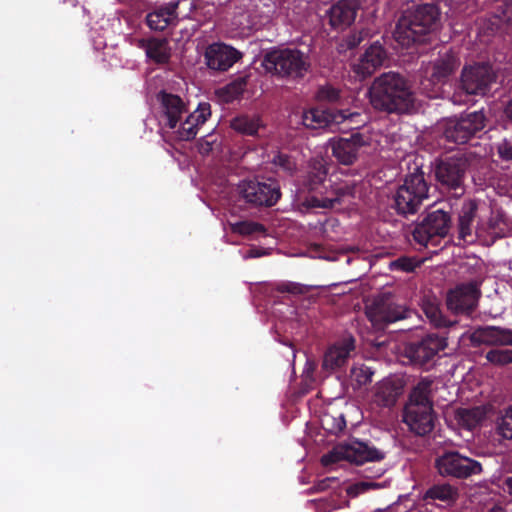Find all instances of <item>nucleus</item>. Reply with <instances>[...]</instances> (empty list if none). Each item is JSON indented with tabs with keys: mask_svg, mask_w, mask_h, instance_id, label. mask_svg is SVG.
Masks as SVG:
<instances>
[{
	"mask_svg": "<svg viewBox=\"0 0 512 512\" xmlns=\"http://www.w3.org/2000/svg\"><path fill=\"white\" fill-rule=\"evenodd\" d=\"M372 107L387 114H410L415 109L416 96L410 81L398 72H386L376 77L369 89Z\"/></svg>",
	"mask_w": 512,
	"mask_h": 512,
	"instance_id": "f257e3e1",
	"label": "nucleus"
},
{
	"mask_svg": "<svg viewBox=\"0 0 512 512\" xmlns=\"http://www.w3.org/2000/svg\"><path fill=\"white\" fill-rule=\"evenodd\" d=\"M440 22V12L433 3L418 5L404 13L393 32L394 39L403 47L423 43L436 31Z\"/></svg>",
	"mask_w": 512,
	"mask_h": 512,
	"instance_id": "f03ea898",
	"label": "nucleus"
},
{
	"mask_svg": "<svg viewBox=\"0 0 512 512\" xmlns=\"http://www.w3.org/2000/svg\"><path fill=\"white\" fill-rule=\"evenodd\" d=\"M432 385L433 380L429 377L421 378L411 390L409 400L404 407L403 422L417 436H425L435 427Z\"/></svg>",
	"mask_w": 512,
	"mask_h": 512,
	"instance_id": "7ed1b4c3",
	"label": "nucleus"
},
{
	"mask_svg": "<svg viewBox=\"0 0 512 512\" xmlns=\"http://www.w3.org/2000/svg\"><path fill=\"white\" fill-rule=\"evenodd\" d=\"M429 197V184L422 167L415 164L413 171L405 175L402 184L392 194L390 208L397 215L408 218L420 210L423 201Z\"/></svg>",
	"mask_w": 512,
	"mask_h": 512,
	"instance_id": "20e7f679",
	"label": "nucleus"
},
{
	"mask_svg": "<svg viewBox=\"0 0 512 512\" xmlns=\"http://www.w3.org/2000/svg\"><path fill=\"white\" fill-rule=\"evenodd\" d=\"M265 69L280 78L303 79L310 69L308 55L297 48H274L263 57Z\"/></svg>",
	"mask_w": 512,
	"mask_h": 512,
	"instance_id": "39448f33",
	"label": "nucleus"
},
{
	"mask_svg": "<svg viewBox=\"0 0 512 512\" xmlns=\"http://www.w3.org/2000/svg\"><path fill=\"white\" fill-rule=\"evenodd\" d=\"M327 175L328 168L322 159L309 162L307 170L295 182V202L298 206L306 209L318 208L312 205V200H321L327 193Z\"/></svg>",
	"mask_w": 512,
	"mask_h": 512,
	"instance_id": "423d86ee",
	"label": "nucleus"
},
{
	"mask_svg": "<svg viewBox=\"0 0 512 512\" xmlns=\"http://www.w3.org/2000/svg\"><path fill=\"white\" fill-rule=\"evenodd\" d=\"M468 166V160L461 155L438 158L432 163L436 181L455 197L465 193L464 180Z\"/></svg>",
	"mask_w": 512,
	"mask_h": 512,
	"instance_id": "0eeeda50",
	"label": "nucleus"
},
{
	"mask_svg": "<svg viewBox=\"0 0 512 512\" xmlns=\"http://www.w3.org/2000/svg\"><path fill=\"white\" fill-rule=\"evenodd\" d=\"M486 126L483 111L463 113L459 117L449 118L443 126V136L448 142L466 144L479 136Z\"/></svg>",
	"mask_w": 512,
	"mask_h": 512,
	"instance_id": "6e6552de",
	"label": "nucleus"
},
{
	"mask_svg": "<svg viewBox=\"0 0 512 512\" xmlns=\"http://www.w3.org/2000/svg\"><path fill=\"white\" fill-rule=\"evenodd\" d=\"M447 347V338L430 333L404 345L403 357L413 366L428 369L440 351Z\"/></svg>",
	"mask_w": 512,
	"mask_h": 512,
	"instance_id": "1a4fd4ad",
	"label": "nucleus"
},
{
	"mask_svg": "<svg viewBox=\"0 0 512 512\" xmlns=\"http://www.w3.org/2000/svg\"><path fill=\"white\" fill-rule=\"evenodd\" d=\"M460 66L459 57L452 51L445 52L429 63L420 82L421 88L429 97L438 92L436 86L445 84Z\"/></svg>",
	"mask_w": 512,
	"mask_h": 512,
	"instance_id": "9d476101",
	"label": "nucleus"
},
{
	"mask_svg": "<svg viewBox=\"0 0 512 512\" xmlns=\"http://www.w3.org/2000/svg\"><path fill=\"white\" fill-rule=\"evenodd\" d=\"M496 79L497 75L488 63L465 65L457 87L467 95L485 96L491 91Z\"/></svg>",
	"mask_w": 512,
	"mask_h": 512,
	"instance_id": "9b49d317",
	"label": "nucleus"
},
{
	"mask_svg": "<svg viewBox=\"0 0 512 512\" xmlns=\"http://www.w3.org/2000/svg\"><path fill=\"white\" fill-rule=\"evenodd\" d=\"M382 451L366 442L354 440L348 444L339 445L329 453L322 456L321 462L324 466L347 460L351 463L361 465L364 462L379 461L384 459Z\"/></svg>",
	"mask_w": 512,
	"mask_h": 512,
	"instance_id": "f8f14e48",
	"label": "nucleus"
},
{
	"mask_svg": "<svg viewBox=\"0 0 512 512\" xmlns=\"http://www.w3.org/2000/svg\"><path fill=\"white\" fill-rule=\"evenodd\" d=\"M239 200L250 207H272L281 197L276 181L244 180L238 185Z\"/></svg>",
	"mask_w": 512,
	"mask_h": 512,
	"instance_id": "ddd939ff",
	"label": "nucleus"
},
{
	"mask_svg": "<svg viewBox=\"0 0 512 512\" xmlns=\"http://www.w3.org/2000/svg\"><path fill=\"white\" fill-rule=\"evenodd\" d=\"M435 468L442 477L467 479L482 473V464L458 451H445L435 459Z\"/></svg>",
	"mask_w": 512,
	"mask_h": 512,
	"instance_id": "4468645a",
	"label": "nucleus"
},
{
	"mask_svg": "<svg viewBox=\"0 0 512 512\" xmlns=\"http://www.w3.org/2000/svg\"><path fill=\"white\" fill-rule=\"evenodd\" d=\"M451 227V217L442 209L430 211L415 226L413 238L420 245H436L438 238L445 237Z\"/></svg>",
	"mask_w": 512,
	"mask_h": 512,
	"instance_id": "2eb2a0df",
	"label": "nucleus"
},
{
	"mask_svg": "<svg viewBox=\"0 0 512 512\" xmlns=\"http://www.w3.org/2000/svg\"><path fill=\"white\" fill-rule=\"evenodd\" d=\"M413 311L393 302L390 298L376 299L366 309V315L374 327L384 329L387 325L410 318Z\"/></svg>",
	"mask_w": 512,
	"mask_h": 512,
	"instance_id": "dca6fc26",
	"label": "nucleus"
},
{
	"mask_svg": "<svg viewBox=\"0 0 512 512\" xmlns=\"http://www.w3.org/2000/svg\"><path fill=\"white\" fill-rule=\"evenodd\" d=\"M481 291L476 282L463 283L447 293L446 305L455 315H471L478 305Z\"/></svg>",
	"mask_w": 512,
	"mask_h": 512,
	"instance_id": "f3484780",
	"label": "nucleus"
},
{
	"mask_svg": "<svg viewBox=\"0 0 512 512\" xmlns=\"http://www.w3.org/2000/svg\"><path fill=\"white\" fill-rule=\"evenodd\" d=\"M242 57V52L223 42L209 44L204 52L207 67L217 72L228 71Z\"/></svg>",
	"mask_w": 512,
	"mask_h": 512,
	"instance_id": "a211bd4d",
	"label": "nucleus"
},
{
	"mask_svg": "<svg viewBox=\"0 0 512 512\" xmlns=\"http://www.w3.org/2000/svg\"><path fill=\"white\" fill-rule=\"evenodd\" d=\"M356 185L353 181L335 182L327 188L321 200H312V205L323 209H336L348 205L355 198Z\"/></svg>",
	"mask_w": 512,
	"mask_h": 512,
	"instance_id": "6ab92c4d",
	"label": "nucleus"
},
{
	"mask_svg": "<svg viewBox=\"0 0 512 512\" xmlns=\"http://www.w3.org/2000/svg\"><path fill=\"white\" fill-rule=\"evenodd\" d=\"M366 145L364 136L353 132L349 137H339L331 140L332 155L343 165H352L356 162L359 150Z\"/></svg>",
	"mask_w": 512,
	"mask_h": 512,
	"instance_id": "aec40b11",
	"label": "nucleus"
},
{
	"mask_svg": "<svg viewBox=\"0 0 512 512\" xmlns=\"http://www.w3.org/2000/svg\"><path fill=\"white\" fill-rule=\"evenodd\" d=\"M181 0H172L168 3L155 6L146 15L147 26L154 31H164L178 24V8Z\"/></svg>",
	"mask_w": 512,
	"mask_h": 512,
	"instance_id": "412c9836",
	"label": "nucleus"
},
{
	"mask_svg": "<svg viewBox=\"0 0 512 512\" xmlns=\"http://www.w3.org/2000/svg\"><path fill=\"white\" fill-rule=\"evenodd\" d=\"M387 59L385 48L379 43L371 44L358 62L353 65V71L362 79L370 77Z\"/></svg>",
	"mask_w": 512,
	"mask_h": 512,
	"instance_id": "4be33fe9",
	"label": "nucleus"
},
{
	"mask_svg": "<svg viewBox=\"0 0 512 512\" xmlns=\"http://www.w3.org/2000/svg\"><path fill=\"white\" fill-rule=\"evenodd\" d=\"M357 10L358 6L354 0H338L326 12L329 25L334 30H345L354 23Z\"/></svg>",
	"mask_w": 512,
	"mask_h": 512,
	"instance_id": "5701e85b",
	"label": "nucleus"
},
{
	"mask_svg": "<svg viewBox=\"0 0 512 512\" xmlns=\"http://www.w3.org/2000/svg\"><path fill=\"white\" fill-rule=\"evenodd\" d=\"M345 116L333 109L311 108L302 115V123L309 129L336 128Z\"/></svg>",
	"mask_w": 512,
	"mask_h": 512,
	"instance_id": "b1692460",
	"label": "nucleus"
},
{
	"mask_svg": "<svg viewBox=\"0 0 512 512\" xmlns=\"http://www.w3.org/2000/svg\"><path fill=\"white\" fill-rule=\"evenodd\" d=\"M211 116V106L207 102L199 103L197 109L190 113L175 132L177 139L181 141L193 140L199 128Z\"/></svg>",
	"mask_w": 512,
	"mask_h": 512,
	"instance_id": "393cba45",
	"label": "nucleus"
},
{
	"mask_svg": "<svg viewBox=\"0 0 512 512\" xmlns=\"http://www.w3.org/2000/svg\"><path fill=\"white\" fill-rule=\"evenodd\" d=\"M474 345L512 346V329L486 326L476 329L471 335Z\"/></svg>",
	"mask_w": 512,
	"mask_h": 512,
	"instance_id": "a878e982",
	"label": "nucleus"
},
{
	"mask_svg": "<svg viewBox=\"0 0 512 512\" xmlns=\"http://www.w3.org/2000/svg\"><path fill=\"white\" fill-rule=\"evenodd\" d=\"M158 99L161 103L163 116L166 119V126L170 129H175L186 113V105L183 100L178 96L164 91L159 93Z\"/></svg>",
	"mask_w": 512,
	"mask_h": 512,
	"instance_id": "bb28decb",
	"label": "nucleus"
},
{
	"mask_svg": "<svg viewBox=\"0 0 512 512\" xmlns=\"http://www.w3.org/2000/svg\"><path fill=\"white\" fill-rule=\"evenodd\" d=\"M354 348L353 339L345 341L340 345L331 346L324 354L322 368L328 372L341 368L347 362Z\"/></svg>",
	"mask_w": 512,
	"mask_h": 512,
	"instance_id": "cd10ccee",
	"label": "nucleus"
},
{
	"mask_svg": "<svg viewBox=\"0 0 512 512\" xmlns=\"http://www.w3.org/2000/svg\"><path fill=\"white\" fill-rule=\"evenodd\" d=\"M403 386L394 380H383L375 393L376 402L383 407H392L402 394Z\"/></svg>",
	"mask_w": 512,
	"mask_h": 512,
	"instance_id": "c85d7f7f",
	"label": "nucleus"
},
{
	"mask_svg": "<svg viewBox=\"0 0 512 512\" xmlns=\"http://www.w3.org/2000/svg\"><path fill=\"white\" fill-rule=\"evenodd\" d=\"M478 210V203L476 200L464 201L459 213L458 230L459 238L467 241L468 237L472 236L473 222Z\"/></svg>",
	"mask_w": 512,
	"mask_h": 512,
	"instance_id": "c756f323",
	"label": "nucleus"
},
{
	"mask_svg": "<svg viewBox=\"0 0 512 512\" xmlns=\"http://www.w3.org/2000/svg\"><path fill=\"white\" fill-rule=\"evenodd\" d=\"M421 310L429 322L436 328H446L456 324V321L448 320L442 314L439 302L436 298L424 297L421 304Z\"/></svg>",
	"mask_w": 512,
	"mask_h": 512,
	"instance_id": "7c9ffc66",
	"label": "nucleus"
},
{
	"mask_svg": "<svg viewBox=\"0 0 512 512\" xmlns=\"http://www.w3.org/2000/svg\"><path fill=\"white\" fill-rule=\"evenodd\" d=\"M147 57L155 64L164 65L169 63L171 48L166 39H149L145 46Z\"/></svg>",
	"mask_w": 512,
	"mask_h": 512,
	"instance_id": "2f4dec72",
	"label": "nucleus"
},
{
	"mask_svg": "<svg viewBox=\"0 0 512 512\" xmlns=\"http://www.w3.org/2000/svg\"><path fill=\"white\" fill-rule=\"evenodd\" d=\"M458 489L448 483L435 484L431 486L424 494L423 499L429 501H440L450 504L456 501Z\"/></svg>",
	"mask_w": 512,
	"mask_h": 512,
	"instance_id": "473e14b6",
	"label": "nucleus"
},
{
	"mask_svg": "<svg viewBox=\"0 0 512 512\" xmlns=\"http://www.w3.org/2000/svg\"><path fill=\"white\" fill-rule=\"evenodd\" d=\"M231 127L246 136H255L261 127V120L258 115L242 114L231 121Z\"/></svg>",
	"mask_w": 512,
	"mask_h": 512,
	"instance_id": "72a5a7b5",
	"label": "nucleus"
},
{
	"mask_svg": "<svg viewBox=\"0 0 512 512\" xmlns=\"http://www.w3.org/2000/svg\"><path fill=\"white\" fill-rule=\"evenodd\" d=\"M485 418V412L480 407L461 408L456 413L458 423L468 430L476 428Z\"/></svg>",
	"mask_w": 512,
	"mask_h": 512,
	"instance_id": "f704fd0d",
	"label": "nucleus"
},
{
	"mask_svg": "<svg viewBox=\"0 0 512 512\" xmlns=\"http://www.w3.org/2000/svg\"><path fill=\"white\" fill-rule=\"evenodd\" d=\"M248 78V75L238 76L223 88L228 101H233L243 94L248 84Z\"/></svg>",
	"mask_w": 512,
	"mask_h": 512,
	"instance_id": "c9c22d12",
	"label": "nucleus"
},
{
	"mask_svg": "<svg viewBox=\"0 0 512 512\" xmlns=\"http://www.w3.org/2000/svg\"><path fill=\"white\" fill-rule=\"evenodd\" d=\"M422 263L423 260L417 257L400 256L390 263V269L393 271L411 273L414 272L416 268L420 267Z\"/></svg>",
	"mask_w": 512,
	"mask_h": 512,
	"instance_id": "e433bc0d",
	"label": "nucleus"
},
{
	"mask_svg": "<svg viewBox=\"0 0 512 512\" xmlns=\"http://www.w3.org/2000/svg\"><path fill=\"white\" fill-rule=\"evenodd\" d=\"M486 360L495 366H505L512 364L511 349H491L485 355Z\"/></svg>",
	"mask_w": 512,
	"mask_h": 512,
	"instance_id": "4c0bfd02",
	"label": "nucleus"
},
{
	"mask_svg": "<svg viewBox=\"0 0 512 512\" xmlns=\"http://www.w3.org/2000/svg\"><path fill=\"white\" fill-rule=\"evenodd\" d=\"M231 229L234 233L240 235H252L257 233H264L266 231L264 225L253 221H239L231 224Z\"/></svg>",
	"mask_w": 512,
	"mask_h": 512,
	"instance_id": "58836bf2",
	"label": "nucleus"
},
{
	"mask_svg": "<svg viewBox=\"0 0 512 512\" xmlns=\"http://www.w3.org/2000/svg\"><path fill=\"white\" fill-rule=\"evenodd\" d=\"M497 433L507 440H512V405L505 409L504 414L497 422Z\"/></svg>",
	"mask_w": 512,
	"mask_h": 512,
	"instance_id": "ea45409f",
	"label": "nucleus"
},
{
	"mask_svg": "<svg viewBox=\"0 0 512 512\" xmlns=\"http://www.w3.org/2000/svg\"><path fill=\"white\" fill-rule=\"evenodd\" d=\"M494 16L500 22L512 25V0H497Z\"/></svg>",
	"mask_w": 512,
	"mask_h": 512,
	"instance_id": "a19ab883",
	"label": "nucleus"
},
{
	"mask_svg": "<svg viewBox=\"0 0 512 512\" xmlns=\"http://www.w3.org/2000/svg\"><path fill=\"white\" fill-rule=\"evenodd\" d=\"M316 97L319 101L335 103L340 99V90L330 84L322 85L318 88Z\"/></svg>",
	"mask_w": 512,
	"mask_h": 512,
	"instance_id": "79ce46f5",
	"label": "nucleus"
},
{
	"mask_svg": "<svg viewBox=\"0 0 512 512\" xmlns=\"http://www.w3.org/2000/svg\"><path fill=\"white\" fill-rule=\"evenodd\" d=\"M373 371L365 366L354 367L351 371V375L358 386H364L372 381Z\"/></svg>",
	"mask_w": 512,
	"mask_h": 512,
	"instance_id": "37998d69",
	"label": "nucleus"
},
{
	"mask_svg": "<svg viewBox=\"0 0 512 512\" xmlns=\"http://www.w3.org/2000/svg\"><path fill=\"white\" fill-rule=\"evenodd\" d=\"M337 112H341L343 116H345L340 124L348 123L346 129L355 130L361 127L364 123L362 115L358 112H350L349 110H337Z\"/></svg>",
	"mask_w": 512,
	"mask_h": 512,
	"instance_id": "c03bdc74",
	"label": "nucleus"
},
{
	"mask_svg": "<svg viewBox=\"0 0 512 512\" xmlns=\"http://www.w3.org/2000/svg\"><path fill=\"white\" fill-rule=\"evenodd\" d=\"M377 487V484L372 481H360L354 484L349 485L346 488V493L349 497H357L360 494H363L370 489H374Z\"/></svg>",
	"mask_w": 512,
	"mask_h": 512,
	"instance_id": "a18cd8bd",
	"label": "nucleus"
},
{
	"mask_svg": "<svg viewBox=\"0 0 512 512\" xmlns=\"http://www.w3.org/2000/svg\"><path fill=\"white\" fill-rule=\"evenodd\" d=\"M274 164L282 168L286 173L292 175L296 170V162L294 159L283 153H279L274 157Z\"/></svg>",
	"mask_w": 512,
	"mask_h": 512,
	"instance_id": "49530a36",
	"label": "nucleus"
},
{
	"mask_svg": "<svg viewBox=\"0 0 512 512\" xmlns=\"http://www.w3.org/2000/svg\"><path fill=\"white\" fill-rule=\"evenodd\" d=\"M368 36V32L361 30L358 32H353L349 34L345 39L344 43L347 49H355L357 48Z\"/></svg>",
	"mask_w": 512,
	"mask_h": 512,
	"instance_id": "de8ad7c7",
	"label": "nucleus"
},
{
	"mask_svg": "<svg viewBox=\"0 0 512 512\" xmlns=\"http://www.w3.org/2000/svg\"><path fill=\"white\" fill-rule=\"evenodd\" d=\"M338 479L336 477H326L324 479L316 481L313 486L308 489L309 494L318 493L326 491L331 487L333 483H337Z\"/></svg>",
	"mask_w": 512,
	"mask_h": 512,
	"instance_id": "09e8293b",
	"label": "nucleus"
},
{
	"mask_svg": "<svg viewBox=\"0 0 512 512\" xmlns=\"http://www.w3.org/2000/svg\"><path fill=\"white\" fill-rule=\"evenodd\" d=\"M278 291L281 293H290L294 295L304 294L306 292V288L304 285L294 282L282 283L278 287Z\"/></svg>",
	"mask_w": 512,
	"mask_h": 512,
	"instance_id": "8fccbe9b",
	"label": "nucleus"
},
{
	"mask_svg": "<svg viewBox=\"0 0 512 512\" xmlns=\"http://www.w3.org/2000/svg\"><path fill=\"white\" fill-rule=\"evenodd\" d=\"M497 152L501 159L512 161V139H504L498 144Z\"/></svg>",
	"mask_w": 512,
	"mask_h": 512,
	"instance_id": "3c124183",
	"label": "nucleus"
},
{
	"mask_svg": "<svg viewBox=\"0 0 512 512\" xmlns=\"http://www.w3.org/2000/svg\"><path fill=\"white\" fill-rule=\"evenodd\" d=\"M329 420V417H325V419H323V426L330 433L336 434L338 432H341L346 427V421L342 415L339 417L338 420H336L335 424H333L331 427L326 426Z\"/></svg>",
	"mask_w": 512,
	"mask_h": 512,
	"instance_id": "603ef678",
	"label": "nucleus"
},
{
	"mask_svg": "<svg viewBox=\"0 0 512 512\" xmlns=\"http://www.w3.org/2000/svg\"><path fill=\"white\" fill-rule=\"evenodd\" d=\"M502 489L512 496V476H508L503 480Z\"/></svg>",
	"mask_w": 512,
	"mask_h": 512,
	"instance_id": "864d4df0",
	"label": "nucleus"
},
{
	"mask_svg": "<svg viewBox=\"0 0 512 512\" xmlns=\"http://www.w3.org/2000/svg\"><path fill=\"white\" fill-rule=\"evenodd\" d=\"M505 115L512 121V99L508 102L505 107Z\"/></svg>",
	"mask_w": 512,
	"mask_h": 512,
	"instance_id": "5fc2aeb1",
	"label": "nucleus"
},
{
	"mask_svg": "<svg viewBox=\"0 0 512 512\" xmlns=\"http://www.w3.org/2000/svg\"><path fill=\"white\" fill-rule=\"evenodd\" d=\"M494 225H495L494 220H492V219H491V220L489 221V227H490L491 229H494Z\"/></svg>",
	"mask_w": 512,
	"mask_h": 512,
	"instance_id": "6e6d98bb",
	"label": "nucleus"
}]
</instances>
